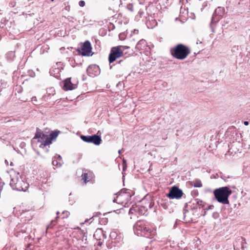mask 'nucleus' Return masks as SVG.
<instances>
[{
    "label": "nucleus",
    "instance_id": "f257e3e1",
    "mask_svg": "<svg viewBox=\"0 0 250 250\" xmlns=\"http://www.w3.org/2000/svg\"><path fill=\"white\" fill-rule=\"evenodd\" d=\"M133 230L138 236H142L146 238L152 236L154 232L149 225L144 220H138L133 226Z\"/></svg>",
    "mask_w": 250,
    "mask_h": 250
},
{
    "label": "nucleus",
    "instance_id": "f03ea898",
    "mask_svg": "<svg viewBox=\"0 0 250 250\" xmlns=\"http://www.w3.org/2000/svg\"><path fill=\"white\" fill-rule=\"evenodd\" d=\"M232 191L229 186L222 187L213 190L214 198L219 203L222 204H229V197L232 194Z\"/></svg>",
    "mask_w": 250,
    "mask_h": 250
},
{
    "label": "nucleus",
    "instance_id": "7ed1b4c3",
    "mask_svg": "<svg viewBox=\"0 0 250 250\" xmlns=\"http://www.w3.org/2000/svg\"><path fill=\"white\" fill-rule=\"evenodd\" d=\"M190 50L188 47L179 43L170 49L171 55L175 58L183 60L190 54Z\"/></svg>",
    "mask_w": 250,
    "mask_h": 250
},
{
    "label": "nucleus",
    "instance_id": "20e7f679",
    "mask_svg": "<svg viewBox=\"0 0 250 250\" xmlns=\"http://www.w3.org/2000/svg\"><path fill=\"white\" fill-rule=\"evenodd\" d=\"M122 47H123L121 46H116L111 48L108 57L110 69H111L113 67V65H111L112 63L115 62L118 59L123 57L124 52Z\"/></svg>",
    "mask_w": 250,
    "mask_h": 250
},
{
    "label": "nucleus",
    "instance_id": "39448f33",
    "mask_svg": "<svg viewBox=\"0 0 250 250\" xmlns=\"http://www.w3.org/2000/svg\"><path fill=\"white\" fill-rule=\"evenodd\" d=\"M225 13V8L223 7L219 6L215 10L212 18L211 22L210 23V28L212 32H215L214 25L218 22L223 17Z\"/></svg>",
    "mask_w": 250,
    "mask_h": 250
},
{
    "label": "nucleus",
    "instance_id": "423d86ee",
    "mask_svg": "<svg viewBox=\"0 0 250 250\" xmlns=\"http://www.w3.org/2000/svg\"><path fill=\"white\" fill-rule=\"evenodd\" d=\"M92 47L90 42L86 40L82 43L81 48L76 49L78 55L82 56H92L93 53L92 52Z\"/></svg>",
    "mask_w": 250,
    "mask_h": 250
},
{
    "label": "nucleus",
    "instance_id": "0eeeda50",
    "mask_svg": "<svg viewBox=\"0 0 250 250\" xmlns=\"http://www.w3.org/2000/svg\"><path fill=\"white\" fill-rule=\"evenodd\" d=\"M80 138L84 142L92 143L96 146L100 145L102 141L101 136L97 134L87 136L81 135Z\"/></svg>",
    "mask_w": 250,
    "mask_h": 250
},
{
    "label": "nucleus",
    "instance_id": "6e6552de",
    "mask_svg": "<svg viewBox=\"0 0 250 250\" xmlns=\"http://www.w3.org/2000/svg\"><path fill=\"white\" fill-rule=\"evenodd\" d=\"M184 193L182 190L176 186H174L169 188V192L166 194L169 199H179L183 196Z\"/></svg>",
    "mask_w": 250,
    "mask_h": 250
},
{
    "label": "nucleus",
    "instance_id": "1a4fd4ad",
    "mask_svg": "<svg viewBox=\"0 0 250 250\" xmlns=\"http://www.w3.org/2000/svg\"><path fill=\"white\" fill-rule=\"evenodd\" d=\"M86 73L90 77H94L100 74V68L96 64H91L87 68Z\"/></svg>",
    "mask_w": 250,
    "mask_h": 250
},
{
    "label": "nucleus",
    "instance_id": "9d476101",
    "mask_svg": "<svg viewBox=\"0 0 250 250\" xmlns=\"http://www.w3.org/2000/svg\"><path fill=\"white\" fill-rule=\"evenodd\" d=\"M133 211L138 212L140 214L146 215L148 212L147 210V208L144 207L143 205L140 207H136V208L131 207L129 210V214L133 213Z\"/></svg>",
    "mask_w": 250,
    "mask_h": 250
},
{
    "label": "nucleus",
    "instance_id": "9b49d317",
    "mask_svg": "<svg viewBox=\"0 0 250 250\" xmlns=\"http://www.w3.org/2000/svg\"><path fill=\"white\" fill-rule=\"evenodd\" d=\"M21 179H16V186L14 187V190L18 191H25L28 187Z\"/></svg>",
    "mask_w": 250,
    "mask_h": 250
},
{
    "label": "nucleus",
    "instance_id": "f8f14e48",
    "mask_svg": "<svg viewBox=\"0 0 250 250\" xmlns=\"http://www.w3.org/2000/svg\"><path fill=\"white\" fill-rule=\"evenodd\" d=\"M63 89L65 91L71 90L75 89L76 85L73 84L71 81V78H66L63 81Z\"/></svg>",
    "mask_w": 250,
    "mask_h": 250
},
{
    "label": "nucleus",
    "instance_id": "ddd939ff",
    "mask_svg": "<svg viewBox=\"0 0 250 250\" xmlns=\"http://www.w3.org/2000/svg\"><path fill=\"white\" fill-rule=\"evenodd\" d=\"M48 136L43 133L39 128H37L36 132L33 139H38V142L41 143Z\"/></svg>",
    "mask_w": 250,
    "mask_h": 250
},
{
    "label": "nucleus",
    "instance_id": "4468645a",
    "mask_svg": "<svg viewBox=\"0 0 250 250\" xmlns=\"http://www.w3.org/2000/svg\"><path fill=\"white\" fill-rule=\"evenodd\" d=\"M219 177L222 179L226 182H229V179L233 178L232 176L229 175H227L226 174L222 173V172H220L218 173H216V175L214 176V178Z\"/></svg>",
    "mask_w": 250,
    "mask_h": 250
},
{
    "label": "nucleus",
    "instance_id": "2eb2a0df",
    "mask_svg": "<svg viewBox=\"0 0 250 250\" xmlns=\"http://www.w3.org/2000/svg\"><path fill=\"white\" fill-rule=\"evenodd\" d=\"M159 205L165 209H168L169 203L168 201L166 199H161L158 201Z\"/></svg>",
    "mask_w": 250,
    "mask_h": 250
},
{
    "label": "nucleus",
    "instance_id": "dca6fc26",
    "mask_svg": "<svg viewBox=\"0 0 250 250\" xmlns=\"http://www.w3.org/2000/svg\"><path fill=\"white\" fill-rule=\"evenodd\" d=\"M53 140L49 137L47 136L44 141H43L40 145V148H44L46 146H48L52 143Z\"/></svg>",
    "mask_w": 250,
    "mask_h": 250
},
{
    "label": "nucleus",
    "instance_id": "f3484780",
    "mask_svg": "<svg viewBox=\"0 0 250 250\" xmlns=\"http://www.w3.org/2000/svg\"><path fill=\"white\" fill-rule=\"evenodd\" d=\"M103 234L102 229H97L94 234V237L97 240H102V235Z\"/></svg>",
    "mask_w": 250,
    "mask_h": 250
},
{
    "label": "nucleus",
    "instance_id": "a211bd4d",
    "mask_svg": "<svg viewBox=\"0 0 250 250\" xmlns=\"http://www.w3.org/2000/svg\"><path fill=\"white\" fill-rule=\"evenodd\" d=\"M146 46V42L145 40H140L136 45V48L139 50L143 49Z\"/></svg>",
    "mask_w": 250,
    "mask_h": 250
},
{
    "label": "nucleus",
    "instance_id": "6ab92c4d",
    "mask_svg": "<svg viewBox=\"0 0 250 250\" xmlns=\"http://www.w3.org/2000/svg\"><path fill=\"white\" fill-rule=\"evenodd\" d=\"M194 201L196 202L198 208H203L204 210L205 206H207V204L205 202L199 199H195Z\"/></svg>",
    "mask_w": 250,
    "mask_h": 250
},
{
    "label": "nucleus",
    "instance_id": "aec40b11",
    "mask_svg": "<svg viewBox=\"0 0 250 250\" xmlns=\"http://www.w3.org/2000/svg\"><path fill=\"white\" fill-rule=\"evenodd\" d=\"M60 214L59 211H57L56 212L57 216L56 217L55 220H53L50 222V223L49 225H48L46 226V229H49L52 228L55 225H56V223L57 222L58 218H59V214Z\"/></svg>",
    "mask_w": 250,
    "mask_h": 250
},
{
    "label": "nucleus",
    "instance_id": "412c9836",
    "mask_svg": "<svg viewBox=\"0 0 250 250\" xmlns=\"http://www.w3.org/2000/svg\"><path fill=\"white\" fill-rule=\"evenodd\" d=\"M116 63L120 64L124 67H126L129 65V62L126 58H125L124 60H120L117 62Z\"/></svg>",
    "mask_w": 250,
    "mask_h": 250
},
{
    "label": "nucleus",
    "instance_id": "4be33fe9",
    "mask_svg": "<svg viewBox=\"0 0 250 250\" xmlns=\"http://www.w3.org/2000/svg\"><path fill=\"white\" fill-rule=\"evenodd\" d=\"M60 133V131L56 130L54 131H52L49 134V137L51 138L52 140H54L56 139V138L58 137L59 134Z\"/></svg>",
    "mask_w": 250,
    "mask_h": 250
},
{
    "label": "nucleus",
    "instance_id": "5701e85b",
    "mask_svg": "<svg viewBox=\"0 0 250 250\" xmlns=\"http://www.w3.org/2000/svg\"><path fill=\"white\" fill-rule=\"evenodd\" d=\"M240 240H241L240 241V246H239V245H237L236 246H239V247H240L242 250H245V249L247 248V244L245 240H244L243 237H241ZM239 240H240V239H239Z\"/></svg>",
    "mask_w": 250,
    "mask_h": 250
},
{
    "label": "nucleus",
    "instance_id": "b1692460",
    "mask_svg": "<svg viewBox=\"0 0 250 250\" xmlns=\"http://www.w3.org/2000/svg\"><path fill=\"white\" fill-rule=\"evenodd\" d=\"M134 193L133 191L128 189L126 192V194H125L124 196H125L127 200L130 199L132 196L134 195Z\"/></svg>",
    "mask_w": 250,
    "mask_h": 250
},
{
    "label": "nucleus",
    "instance_id": "393cba45",
    "mask_svg": "<svg viewBox=\"0 0 250 250\" xmlns=\"http://www.w3.org/2000/svg\"><path fill=\"white\" fill-rule=\"evenodd\" d=\"M141 203L142 205H143L144 207L147 208V210H148V207L150 206V201L143 199L141 201Z\"/></svg>",
    "mask_w": 250,
    "mask_h": 250
},
{
    "label": "nucleus",
    "instance_id": "a878e982",
    "mask_svg": "<svg viewBox=\"0 0 250 250\" xmlns=\"http://www.w3.org/2000/svg\"><path fill=\"white\" fill-rule=\"evenodd\" d=\"M202 183L199 179H196L194 182L193 186L195 188H201L202 187Z\"/></svg>",
    "mask_w": 250,
    "mask_h": 250
},
{
    "label": "nucleus",
    "instance_id": "bb28decb",
    "mask_svg": "<svg viewBox=\"0 0 250 250\" xmlns=\"http://www.w3.org/2000/svg\"><path fill=\"white\" fill-rule=\"evenodd\" d=\"M82 180L84 181L85 183H87L89 181V180L88 179V174L87 173H83L82 175Z\"/></svg>",
    "mask_w": 250,
    "mask_h": 250
},
{
    "label": "nucleus",
    "instance_id": "cd10ccee",
    "mask_svg": "<svg viewBox=\"0 0 250 250\" xmlns=\"http://www.w3.org/2000/svg\"><path fill=\"white\" fill-rule=\"evenodd\" d=\"M128 190V189L125 188H122L119 192L117 193V194H118L119 196H124L125 194H126Z\"/></svg>",
    "mask_w": 250,
    "mask_h": 250
},
{
    "label": "nucleus",
    "instance_id": "c85d7f7f",
    "mask_svg": "<svg viewBox=\"0 0 250 250\" xmlns=\"http://www.w3.org/2000/svg\"><path fill=\"white\" fill-rule=\"evenodd\" d=\"M52 165L55 166L61 167L62 163L61 162H59L57 159L53 158L52 160Z\"/></svg>",
    "mask_w": 250,
    "mask_h": 250
},
{
    "label": "nucleus",
    "instance_id": "c756f323",
    "mask_svg": "<svg viewBox=\"0 0 250 250\" xmlns=\"http://www.w3.org/2000/svg\"><path fill=\"white\" fill-rule=\"evenodd\" d=\"M127 36V33L126 32H123L120 33L119 35V38L120 40L123 41L125 40Z\"/></svg>",
    "mask_w": 250,
    "mask_h": 250
},
{
    "label": "nucleus",
    "instance_id": "7c9ffc66",
    "mask_svg": "<svg viewBox=\"0 0 250 250\" xmlns=\"http://www.w3.org/2000/svg\"><path fill=\"white\" fill-rule=\"evenodd\" d=\"M99 222L102 225H106L108 222V219L106 218H100Z\"/></svg>",
    "mask_w": 250,
    "mask_h": 250
},
{
    "label": "nucleus",
    "instance_id": "2f4dec72",
    "mask_svg": "<svg viewBox=\"0 0 250 250\" xmlns=\"http://www.w3.org/2000/svg\"><path fill=\"white\" fill-rule=\"evenodd\" d=\"M16 179L17 178H16L15 179L14 178H11V179L10 185L11 187L13 188V189H14V187L16 186Z\"/></svg>",
    "mask_w": 250,
    "mask_h": 250
},
{
    "label": "nucleus",
    "instance_id": "473e14b6",
    "mask_svg": "<svg viewBox=\"0 0 250 250\" xmlns=\"http://www.w3.org/2000/svg\"><path fill=\"white\" fill-rule=\"evenodd\" d=\"M57 71V72H59V70L58 68H52L50 70L49 73L50 75H54L55 71Z\"/></svg>",
    "mask_w": 250,
    "mask_h": 250
},
{
    "label": "nucleus",
    "instance_id": "72a5a7b5",
    "mask_svg": "<svg viewBox=\"0 0 250 250\" xmlns=\"http://www.w3.org/2000/svg\"><path fill=\"white\" fill-rule=\"evenodd\" d=\"M69 214H70V213L68 211H63L62 212V215H63V216L62 217V218L63 219V218L68 217V216L69 215Z\"/></svg>",
    "mask_w": 250,
    "mask_h": 250
},
{
    "label": "nucleus",
    "instance_id": "f704fd0d",
    "mask_svg": "<svg viewBox=\"0 0 250 250\" xmlns=\"http://www.w3.org/2000/svg\"><path fill=\"white\" fill-rule=\"evenodd\" d=\"M54 158L57 159L59 162H61L62 163V157L60 155L56 154V155L54 156Z\"/></svg>",
    "mask_w": 250,
    "mask_h": 250
},
{
    "label": "nucleus",
    "instance_id": "c9c22d12",
    "mask_svg": "<svg viewBox=\"0 0 250 250\" xmlns=\"http://www.w3.org/2000/svg\"><path fill=\"white\" fill-rule=\"evenodd\" d=\"M32 101L33 102V103L35 105H38L39 104V103L38 102V101H37V98L36 97H33L32 98Z\"/></svg>",
    "mask_w": 250,
    "mask_h": 250
},
{
    "label": "nucleus",
    "instance_id": "e433bc0d",
    "mask_svg": "<svg viewBox=\"0 0 250 250\" xmlns=\"http://www.w3.org/2000/svg\"><path fill=\"white\" fill-rule=\"evenodd\" d=\"M198 208V206H197L196 202L194 201L193 203V205L191 206V209L192 210L197 209Z\"/></svg>",
    "mask_w": 250,
    "mask_h": 250
},
{
    "label": "nucleus",
    "instance_id": "4c0bfd02",
    "mask_svg": "<svg viewBox=\"0 0 250 250\" xmlns=\"http://www.w3.org/2000/svg\"><path fill=\"white\" fill-rule=\"evenodd\" d=\"M213 208H214L213 205H209V206H208L207 207L205 206L204 210H208L210 209H212Z\"/></svg>",
    "mask_w": 250,
    "mask_h": 250
},
{
    "label": "nucleus",
    "instance_id": "58836bf2",
    "mask_svg": "<svg viewBox=\"0 0 250 250\" xmlns=\"http://www.w3.org/2000/svg\"><path fill=\"white\" fill-rule=\"evenodd\" d=\"M106 237L107 236L106 232L103 230V234L102 235V240L104 241V240L106 238Z\"/></svg>",
    "mask_w": 250,
    "mask_h": 250
},
{
    "label": "nucleus",
    "instance_id": "ea45409f",
    "mask_svg": "<svg viewBox=\"0 0 250 250\" xmlns=\"http://www.w3.org/2000/svg\"><path fill=\"white\" fill-rule=\"evenodd\" d=\"M16 2L14 1H11L9 3V5L11 7H14L16 6Z\"/></svg>",
    "mask_w": 250,
    "mask_h": 250
},
{
    "label": "nucleus",
    "instance_id": "a19ab883",
    "mask_svg": "<svg viewBox=\"0 0 250 250\" xmlns=\"http://www.w3.org/2000/svg\"><path fill=\"white\" fill-rule=\"evenodd\" d=\"M188 212V210L187 208H183V215H184V220H185L186 218V213Z\"/></svg>",
    "mask_w": 250,
    "mask_h": 250
},
{
    "label": "nucleus",
    "instance_id": "79ce46f5",
    "mask_svg": "<svg viewBox=\"0 0 250 250\" xmlns=\"http://www.w3.org/2000/svg\"><path fill=\"white\" fill-rule=\"evenodd\" d=\"M79 5L81 7H83L85 5V2L83 0H80L79 2Z\"/></svg>",
    "mask_w": 250,
    "mask_h": 250
},
{
    "label": "nucleus",
    "instance_id": "37998d69",
    "mask_svg": "<svg viewBox=\"0 0 250 250\" xmlns=\"http://www.w3.org/2000/svg\"><path fill=\"white\" fill-rule=\"evenodd\" d=\"M28 74L31 77H34L35 76V72L34 71H33L32 70H29Z\"/></svg>",
    "mask_w": 250,
    "mask_h": 250
},
{
    "label": "nucleus",
    "instance_id": "c03bdc74",
    "mask_svg": "<svg viewBox=\"0 0 250 250\" xmlns=\"http://www.w3.org/2000/svg\"><path fill=\"white\" fill-rule=\"evenodd\" d=\"M191 194L194 196H197L198 195V191L197 190H194L191 192Z\"/></svg>",
    "mask_w": 250,
    "mask_h": 250
},
{
    "label": "nucleus",
    "instance_id": "a18cd8bd",
    "mask_svg": "<svg viewBox=\"0 0 250 250\" xmlns=\"http://www.w3.org/2000/svg\"><path fill=\"white\" fill-rule=\"evenodd\" d=\"M101 215V213L100 212H95L94 214L93 217H98L99 215Z\"/></svg>",
    "mask_w": 250,
    "mask_h": 250
},
{
    "label": "nucleus",
    "instance_id": "49530a36",
    "mask_svg": "<svg viewBox=\"0 0 250 250\" xmlns=\"http://www.w3.org/2000/svg\"><path fill=\"white\" fill-rule=\"evenodd\" d=\"M98 242L97 243V245L99 246H101L103 243V242L102 240H98Z\"/></svg>",
    "mask_w": 250,
    "mask_h": 250
},
{
    "label": "nucleus",
    "instance_id": "de8ad7c7",
    "mask_svg": "<svg viewBox=\"0 0 250 250\" xmlns=\"http://www.w3.org/2000/svg\"><path fill=\"white\" fill-rule=\"evenodd\" d=\"M154 206V203L150 201V206L148 207V208L151 209Z\"/></svg>",
    "mask_w": 250,
    "mask_h": 250
},
{
    "label": "nucleus",
    "instance_id": "09e8293b",
    "mask_svg": "<svg viewBox=\"0 0 250 250\" xmlns=\"http://www.w3.org/2000/svg\"><path fill=\"white\" fill-rule=\"evenodd\" d=\"M21 232L22 233H25V230H21V231H18V232H17L16 233L17 234V236H18L19 235H20V233Z\"/></svg>",
    "mask_w": 250,
    "mask_h": 250
},
{
    "label": "nucleus",
    "instance_id": "8fccbe9b",
    "mask_svg": "<svg viewBox=\"0 0 250 250\" xmlns=\"http://www.w3.org/2000/svg\"><path fill=\"white\" fill-rule=\"evenodd\" d=\"M151 22L153 26H155L157 24V22L155 20H152Z\"/></svg>",
    "mask_w": 250,
    "mask_h": 250
},
{
    "label": "nucleus",
    "instance_id": "3c124183",
    "mask_svg": "<svg viewBox=\"0 0 250 250\" xmlns=\"http://www.w3.org/2000/svg\"><path fill=\"white\" fill-rule=\"evenodd\" d=\"M244 125H246V126L248 125H249V122L247 121H245L244 122Z\"/></svg>",
    "mask_w": 250,
    "mask_h": 250
},
{
    "label": "nucleus",
    "instance_id": "603ef678",
    "mask_svg": "<svg viewBox=\"0 0 250 250\" xmlns=\"http://www.w3.org/2000/svg\"><path fill=\"white\" fill-rule=\"evenodd\" d=\"M115 232H111L110 233V237L112 238L114 236V235H115Z\"/></svg>",
    "mask_w": 250,
    "mask_h": 250
},
{
    "label": "nucleus",
    "instance_id": "864d4df0",
    "mask_svg": "<svg viewBox=\"0 0 250 250\" xmlns=\"http://www.w3.org/2000/svg\"><path fill=\"white\" fill-rule=\"evenodd\" d=\"M121 46H122L123 47H122V49H123V50L125 49H127V48H128L129 47L127 46H123V45H120Z\"/></svg>",
    "mask_w": 250,
    "mask_h": 250
},
{
    "label": "nucleus",
    "instance_id": "5fc2aeb1",
    "mask_svg": "<svg viewBox=\"0 0 250 250\" xmlns=\"http://www.w3.org/2000/svg\"><path fill=\"white\" fill-rule=\"evenodd\" d=\"M126 169V166L125 164H123V171H125Z\"/></svg>",
    "mask_w": 250,
    "mask_h": 250
},
{
    "label": "nucleus",
    "instance_id": "6e6d98bb",
    "mask_svg": "<svg viewBox=\"0 0 250 250\" xmlns=\"http://www.w3.org/2000/svg\"><path fill=\"white\" fill-rule=\"evenodd\" d=\"M234 249L235 250H238L239 249V246H234Z\"/></svg>",
    "mask_w": 250,
    "mask_h": 250
},
{
    "label": "nucleus",
    "instance_id": "4d7b16f0",
    "mask_svg": "<svg viewBox=\"0 0 250 250\" xmlns=\"http://www.w3.org/2000/svg\"><path fill=\"white\" fill-rule=\"evenodd\" d=\"M106 245L108 249H111L112 248V246H111L109 243L106 244Z\"/></svg>",
    "mask_w": 250,
    "mask_h": 250
},
{
    "label": "nucleus",
    "instance_id": "13d9d810",
    "mask_svg": "<svg viewBox=\"0 0 250 250\" xmlns=\"http://www.w3.org/2000/svg\"><path fill=\"white\" fill-rule=\"evenodd\" d=\"M188 206V203H185L184 205V208H187Z\"/></svg>",
    "mask_w": 250,
    "mask_h": 250
},
{
    "label": "nucleus",
    "instance_id": "bf43d9fd",
    "mask_svg": "<svg viewBox=\"0 0 250 250\" xmlns=\"http://www.w3.org/2000/svg\"><path fill=\"white\" fill-rule=\"evenodd\" d=\"M235 128L234 126H232L231 127H230L228 129V131H229L231 129H234Z\"/></svg>",
    "mask_w": 250,
    "mask_h": 250
},
{
    "label": "nucleus",
    "instance_id": "052dcab7",
    "mask_svg": "<svg viewBox=\"0 0 250 250\" xmlns=\"http://www.w3.org/2000/svg\"><path fill=\"white\" fill-rule=\"evenodd\" d=\"M134 33H135L136 32H137V33H138V30H136V29H134V31H133Z\"/></svg>",
    "mask_w": 250,
    "mask_h": 250
},
{
    "label": "nucleus",
    "instance_id": "680f3d73",
    "mask_svg": "<svg viewBox=\"0 0 250 250\" xmlns=\"http://www.w3.org/2000/svg\"><path fill=\"white\" fill-rule=\"evenodd\" d=\"M45 151L46 152H48L49 151V149H48V148H46V149H45Z\"/></svg>",
    "mask_w": 250,
    "mask_h": 250
},
{
    "label": "nucleus",
    "instance_id": "e2e57ef3",
    "mask_svg": "<svg viewBox=\"0 0 250 250\" xmlns=\"http://www.w3.org/2000/svg\"><path fill=\"white\" fill-rule=\"evenodd\" d=\"M82 79H83V81H84L85 80V78H84V75L83 76Z\"/></svg>",
    "mask_w": 250,
    "mask_h": 250
},
{
    "label": "nucleus",
    "instance_id": "0e129e2a",
    "mask_svg": "<svg viewBox=\"0 0 250 250\" xmlns=\"http://www.w3.org/2000/svg\"><path fill=\"white\" fill-rule=\"evenodd\" d=\"M113 202H114V203H116V202H117L116 199H115H115L113 200Z\"/></svg>",
    "mask_w": 250,
    "mask_h": 250
},
{
    "label": "nucleus",
    "instance_id": "69168bd1",
    "mask_svg": "<svg viewBox=\"0 0 250 250\" xmlns=\"http://www.w3.org/2000/svg\"><path fill=\"white\" fill-rule=\"evenodd\" d=\"M206 214V210H205L204 214H203V216H205Z\"/></svg>",
    "mask_w": 250,
    "mask_h": 250
},
{
    "label": "nucleus",
    "instance_id": "338daca9",
    "mask_svg": "<svg viewBox=\"0 0 250 250\" xmlns=\"http://www.w3.org/2000/svg\"><path fill=\"white\" fill-rule=\"evenodd\" d=\"M146 24H147V27H148V28H153V26L149 27V26H148V23H147Z\"/></svg>",
    "mask_w": 250,
    "mask_h": 250
},
{
    "label": "nucleus",
    "instance_id": "774afa93",
    "mask_svg": "<svg viewBox=\"0 0 250 250\" xmlns=\"http://www.w3.org/2000/svg\"><path fill=\"white\" fill-rule=\"evenodd\" d=\"M118 153H119V154H121V150H120H120H119V151H118Z\"/></svg>",
    "mask_w": 250,
    "mask_h": 250
}]
</instances>
